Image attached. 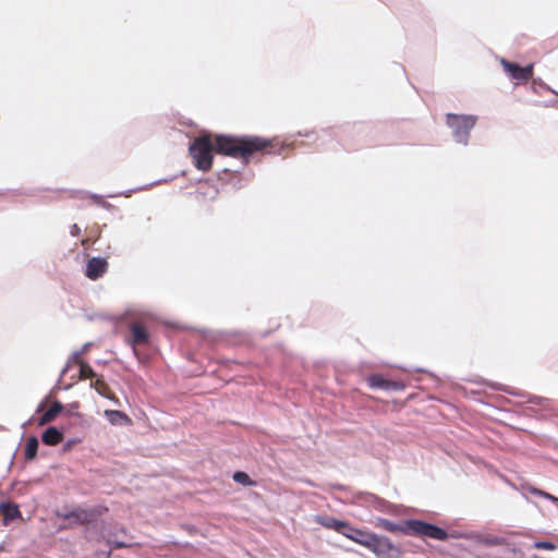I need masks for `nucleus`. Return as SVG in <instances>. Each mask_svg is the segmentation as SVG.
Listing matches in <instances>:
<instances>
[{
    "label": "nucleus",
    "mask_w": 558,
    "mask_h": 558,
    "mask_svg": "<svg viewBox=\"0 0 558 558\" xmlns=\"http://www.w3.org/2000/svg\"><path fill=\"white\" fill-rule=\"evenodd\" d=\"M233 481L243 485V486H254L255 485V482L253 480H251V477L248 476L247 473L245 472H242V471H236L234 474H233Z\"/></svg>",
    "instance_id": "19"
},
{
    "label": "nucleus",
    "mask_w": 558,
    "mask_h": 558,
    "mask_svg": "<svg viewBox=\"0 0 558 558\" xmlns=\"http://www.w3.org/2000/svg\"><path fill=\"white\" fill-rule=\"evenodd\" d=\"M534 546L537 549H544V550H554L556 548V545L551 542H537V543H535Z\"/></svg>",
    "instance_id": "23"
},
{
    "label": "nucleus",
    "mask_w": 558,
    "mask_h": 558,
    "mask_svg": "<svg viewBox=\"0 0 558 558\" xmlns=\"http://www.w3.org/2000/svg\"><path fill=\"white\" fill-rule=\"evenodd\" d=\"M0 512L3 517L4 524H8L12 520L21 517V511L19 507L10 502L0 504Z\"/></svg>",
    "instance_id": "14"
},
{
    "label": "nucleus",
    "mask_w": 558,
    "mask_h": 558,
    "mask_svg": "<svg viewBox=\"0 0 558 558\" xmlns=\"http://www.w3.org/2000/svg\"><path fill=\"white\" fill-rule=\"evenodd\" d=\"M71 234H72L73 236H77V235H80V234H81V228H80L76 223H74V225L71 227Z\"/></svg>",
    "instance_id": "26"
},
{
    "label": "nucleus",
    "mask_w": 558,
    "mask_h": 558,
    "mask_svg": "<svg viewBox=\"0 0 558 558\" xmlns=\"http://www.w3.org/2000/svg\"><path fill=\"white\" fill-rule=\"evenodd\" d=\"M63 410V404L60 401H54L51 407L41 414L38 420V425L44 426L52 422Z\"/></svg>",
    "instance_id": "10"
},
{
    "label": "nucleus",
    "mask_w": 558,
    "mask_h": 558,
    "mask_svg": "<svg viewBox=\"0 0 558 558\" xmlns=\"http://www.w3.org/2000/svg\"><path fill=\"white\" fill-rule=\"evenodd\" d=\"M85 362L86 361H84L82 352H74L66 363V368L71 367L72 365H77L81 367Z\"/></svg>",
    "instance_id": "21"
},
{
    "label": "nucleus",
    "mask_w": 558,
    "mask_h": 558,
    "mask_svg": "<svg viewBox=\"0 0 558 558\" xmlns=\"http://www.w3.org/2000/svg\"><path fill=\"white\" fill-rule=\"evenodd\" d=\"M63 439V434L57 427H48L41 436V440L47 446H57Z\"/></svg>",
    "instance_id": "12"
},
{
    "label": "nucleus",
    "mask_w": 558,
    "mask_h": 558,
    "mask_svg": "<svg viewBox=\"0 0 558 558\" xmlns=\"http://www.w3.org/2000/svg\"><path fill=\"white\" fill-rule=\"evenodd\" d=\"M366 548L379 558H401V548L388 537L374 534Z\"/></svg>",
    "instance_id": "4"
},
{
    "label": "nucleus",
    "mask_w": 558,
    "mask_h": 558,
    "mask_svg": "<svg viewBox=\"0 0 558 558\" xmlns=\"http://www.w3.org/2000/svg\"><path fill=\"white\" fill-rule=\"evenodd\" d=\"M530 492L535 495V496H539V497H543L545 499H548V500H551L555 504H558V498L544 492V490H541V489H537V488H532L530 489Z\"/></svg>",
    "instance_id": "22"
},
{
    "label": "nucleus",
    "mask_w": 558,
    "mask_h": 558,
    "mask_svg": "<svg viewBox=\"0 0 558 558\" xmlns=\"http://www.w3.org/2000/svg\"><path fill=\"white\" fill-rule=\"evenodd\" d=\"M315 522L326 529L333 530L338 533L342 531L341 527H345V521H341L332 517L317 515L315 518Z\"/></svg>",
    "instance_id": "11"
},
{
    "label": "nucleus",
    "mask_w": 558,
    "mask_h": 558,
    "mask_svg": "<svg viewBox=\"0 0 558 558\" xmlns=\"http://www.w3.org/2000/svg\"><path fill=\"white\" fill-rule=\"evenodd\" d=\"M504 71L515 81L517 84L526 83L533 77L534 64L530 63L525 66H520L518 63L501 59L500 61Z\"/></svg>",
    "instance_id": "5"
},
{
    "label": "nucleus",
    "mask_w": 558,
    "mask_h": 558,
    "mask_svg": "<svg viewBox=\"0 0 558 558\" xmlns=\"http://www.w3.org/2000/svg\"><path fill=\"white\" fill-rule=\"evenodd\" d=\"M38 439L35 436L29 437L25 444L24 456L26 460H33L37 456L38 451Z\"/></svg>",
    "instance_id": "18"
},
{
    "label": "nucleus",
    "mask_w": 558,
    "mask_h": 558,
    "mask_svg": "<svg viewBox=\"0 0 558 558\" xmlns=\"http://www.w3.org/2000/svg\"><path fill=\"white\" fill-rule=\"evenodd\" d=\"M218 195V190L214 186H201L196 192V199L199 203H205L206 201H215Z\"/></svg>",
    "instance_id": "15"
},
{
    "label": "nucleus",
    "mask_w": 558,
    "mask_h": 558,
    "mask_svg": "<svg viewBox=\"0 0 558 558\" xmlns=\"http://www.w3.org/2000/svg\"><path fill=\"white\" fill-rule=\"evenodd\" d=\"M356 527L351 526L348 522H345V527H341L340 534L349 538V535H354Z\"/></svg>",
    "instance_id": "24"
},
{
    "label": "nucleus",
    "mask_w": 558,
    "mask_h": 558,
    "mask_svg": "<svg viewBox=\"0 0 558 558\" xmlns=\"http://www.w3.org/2000/svg\"><path fill=\"white\" fill-rule=\"evenodd\" d=\"M62 517L70 520L69 526H72L73 524H87L95 519L96 511L92 509H76L63 514Z\"/></svg>",
    "instance_id": "7"
},
{
    "label": "nucleus",
    "mask_w": 558,
    "mask_h": 558,
    "mask_svg": "<svg viewBox=\"0 0 558 558\" xmlns=\"http://www.w3.org/2000/svg\"><path fill=\"white\" fill-rule=\"evenodd\" d=\"M476 123V117L465 114H447V124L452 129L453 136L459 143L465 144L470 134V131Z\"/></svg>",
    "instance_id": "3"
},
{
    "label": "nucleus",
    "mask_w": 558,
    "mask_h": 558,
    "mask_svg": "<svg viewBox=\"0 0 558 558\" xmlns=\"http://www.w3.org/2000/svg\"><path fill=\"white\" fill-rule=\"evenodd\" d=\"M367 383L369 387L372 388H378V389H391L396 388L397 384L393 381H389L385 378H383L379 375H372L367 378Z\"/></svg>",
    "instance_id": "16"
},
{
    "label": "nucleus",
    "mask_w": 558,
    "mask_h": 558,
    "mask_svg": "<svg viewBox=\"0 0 558 558\" xmlns=\"http://www.w3.org/2000/svg\"><path fill=\"white\" fill-rule=\"evenodd\" d=\"M107 543L111 544V541L108 539ZM112 544H113V548H126V547L131 546L130 544H128L125 542L118 541V539L113 541Z\"/></svg>",
    "instance_id": "25"
},
{
    "label": "nucleus",
    "mask_w": 558,
    "mask_h": 558,
    "mask_svg": "<svg viewBox=\"0 0 558 558\" xmlns=\"http://www.w3.org/2000/svg\"><path fill=\"white\" fill-rule=\"evenodd\" d=\"M96 377H97V374L94 372V369L92 368V366L87 362H85L80 367V379L81 380L90 379V381H92Z\"/></svg>",
    "instance_id": "20"
},
{
    "label": "nucleus",
    "mask_w": 558,
    "mask_h": 558,
    "mask_svg": "<svg viewBox=\"0 0 558 558\" xmlns=\"http://www.w3.org/2000/svg\"><path fill=\"white\" fill-rule=\"evenodd\" d=\"M90 387H93L100 396L119 403V399L111 391L108 384L105 381L102 376H97L95 379L90 381Z\"/></svg>",
    "instance_id": "9"
},
{
    "label": "nucleus",
    "mask_w": 558,
    "mask_h": 558,
    "mask_svg": "<svg viewBox=\"0 0 558 558\" xmlns=\"http://www.w3.org/2000/svg\"><path fill=\"white\" fill-rule=\"evenodd\" d=\"M44 407H45V404H44V403H41V404L39 405V408H38L37 412L43 411V410H44Z\"/></svg>",
    "instance_id": "29"
},
{
    "label": "nucleus",
    "mask_w": 558,
    "mask_h": 558,
    "mask_svg": "<svg viewBox=\"0 0 558 558\" xmlns=\"http://www.w3.org/2000/svg\"><path fill=\"white\" fill-rule=\"evenodd\" d=\"M107 420L112 425H130L131 418L122 411L119 410H105L104 412Z\"/></svg>",
    "instance_id": "13"
},
{
    "label": "nucleus",
    "mask_w": 558,
    "mask_h": 558,
    "mask_svg": "<svg viewBox=\"0 0 558 558\" xmlns=\"http://www.w3.org/2000/svg\"><path fill=\"white\" fill-rule=\"evenodd\" d=\"M375 533L355 529L354 535H349V539L366 548Z\"/></svg>",
    "instance_id": "17"
},
{
    "label": "nucleus",
    "mask_w": 558,
    "mask_h": 558,
    "mask_svg": "<svg viewBox=\"0 0 558 558\" xmlns=\"http://www.w3.org/2000/svg\"><path fill=\"white\" fill-rule=\"evenodd\" d=\"M119 532L122 533V534H126V530L124 527H120Z\"/></svg>",
    "instance_id": "28"
},
{
    "label": "nucleus",
    "mask_w": 558,
    "mask_h": 558,
    "mask_svg": "<svg viewBox=\"0 0 558 558\" xmlns=\"http://www.w3.org/2000/svg\"><path fill=\"white\" fill-rule=\"evenodd\" d=\"M281 148L275 140H267L260 136L219 134L213 141L210 134H203L193 141L189 151L194 166L198 170L207 172L213 167L214 151L247 162L255 154H279Z\"/></svg>",
    "instance_id": "1"
},
{
    "label": "nucleus",
    "mask_w": 558,
    "mask_h": 558,
    "mask_svg": "<svg viewBox=\"0 0 558 558\" xmlns=\"http://www.w3.org/2000/svg\"><path fill=\"white\" fill-rule=\"evenodd\" d=\"M131 339L130 343L133 348L148 342V332L141 324H132L130 327Z\"/></svg>",
    "instance_id": "8"
},
{
    "label": "nucleus",
    "mask_w": 558,
    "mask_h": 558,
    "mask_svg": "<svg viewBox=\"0 0 558 558\" xmlns=\"http://www.w3.org/2000/svg\"><path fill=\"white\" fill-rule=\"evenodd\" d=\"M108 269V263L101 257H92L86 265L85 275L90 280H97L102 277Z\"/></svg>",
    "instance_id": "6"
},
{
    "label": "nucleus",
    "mask_w": 558,
    "mask_h": 558,
    "mask_svg": "<svg viewBox=\"0 0 558 558\" xmlns=\"http://www.w3.org/2000/svg\"><path fill=\"white\" fill-rule=\"evenodd\" d=\"M376 526L391 533H401L404 535L417 537H428L437 541H445L448 538V533L446 530L432 523L415 519L405 520L403 523L398 524L388 519L379 518L377 519Z\"/></svg>",
    "instance_id": "2"
},
{
    "label": "nucleus",
    "mask_w": 558,
    "mask_h": 558,
    "mask_svg": "<svg viewBox=\"0 0 558 558\" xmlns=\"http://www.w3.org/2000/svg\"><path fill=\"white\" fill-rule=\"evenodd\" d=\"M90 242H93V241H92V239H89V238H87V239H83V240H82V245H83V246H88Z\"/></svg>",
    "instance_id": "27"
}]
</instances>
